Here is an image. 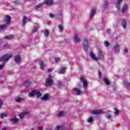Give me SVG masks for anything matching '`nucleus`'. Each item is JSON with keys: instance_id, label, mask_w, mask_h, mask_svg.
Returning <instances> with one entry per match:
<instances>
[{"instance_id": "a19ab883", "label": "nucleus", "mask_w": 130, "mask_h": 130, "mask_svg": "<svg viewBox=\"0 0 130 130\" xmlns=\"http://www.w3.org/2000/svg\"><path fill=\"white\" fill-rule=\"evenodd\" d=\"M58 88H61L62 87V83L61 82H59L57 84Z\"/></svg>"}, {"instance_id": "f704fd0d", "label": "nucleus", "mask_w": 130, "mask_h": 130, "mask_svg": "<svg viewBox=\"0 0 130 130\" xmlns=\"http://www.w3.org/2000/svg\"><path fill=\"white\" fill-rule=\"evenodd\" d=\"M23 100V99L21 98L20 97H18L15 99V101L16 102H21Z\"/></svg>"}, {"instance_id": "c85d7f7f", "label": "nucleus", "mask_w": 130, "mask_h": 130, "mask_svg": "<svg viewBox=\"0 0 130 130\" xmlns=\"http://www.w3.org/2000/svg\"><path fill=\"white\" fill-rule=\"evenodd\" d=\"M44 35L45 37H47L49 35V31L47 29L44 30Z\"/></svg>"}, {"instance_id": "6e6d98bb", "label": "nucleus", "mask_w": 130, "mask_h": 130, "mask_svg": "<svg viewBox=\"0 0 130 130\" xmlns=\"http://www.w3.org/2000/svg\"><path fill=\"white\" fill-rule=\"evenodd\" d=\"M26 85H27V82L25 83Z\"/></svg>"}, {"instance_id": "a18cd8bd", "label": "nucleus", "mask_w": 130, "mask_h": 130, "mask_svg": "<svg viewBox=\"0 0 130 130\" xmlns=\"http://www.w3.org/2000/svg\"><path fill=\"white\" fill-rule=\"evenodd\" d=\"M104 4L105 5V8H106V6H108V2H107V1H104Z\"/></svg>"}, {"instance_id": "6ab92c4d", "label": "nucleus", "mask_w": 130, "mask_h": 130, "mask_svg": "<svg viewBox=\"0 0 130 130\" xmlns=\"http://www.w3.org/2000/svg\"><path fill=\"white\" fill-rule=\"evenodd\" d=\"M122 2V0H118L117 2V3L115 4L116 8L118 9V10H119V9H120V5Z\"/></svg>"}, {"instance_id": "8fccbe9b", "label": "nucleus", "mask_w": 130, "mask_h": 130, "mask_svg": "<svg viewBox=\"0 0 130 130\" xmlns=\"http://www.w3.org/2000/svg\"><path fill=\"white\" fill-rule=\"evenodd\" d=\"M37 130H42V127H38L37 128Z\"/></svg>"}, {"instance_id": "2eb2a0df", "label": "nucleus", "mask_w": 130, "mask_h": 130, "mask_svg": "<svg viewBox=\"0 0 130 130\" xmlns=\"http://www.w3.org/2000/svg\"><path fill=\"white\" fill-rule=\"evenodd\" d=\"M95 14H96V10H95V9H92L90 11V19H92V18L94 17Z\"/></svg>"}, {"instance_id": "f3484780", "label": "nucleus", "mask_w": 130, "mask_h": 130, "mask_svg": "<svg viewBox=\"0 0 130 130\" xmlns=\"http://www.w3.org/2000/svg\"><path fill=\"white\" fill-rule=\"evenodd\" d=\"M14 38V35H10L9 36H7L4 38V39L6 40H11V39H13Z\"/></svg>"}, {"instance_id": "412c9836", "label": "nucleus", "mask_w": 130, "mask_h": 130, "mask_svg": "<svg viewBox=\"0 0 130 130\" xmlns=\"http://www.w3.org/2000/svg\"><path fill=\"white\" fill-rule=\"evenodd\" d=\"M35 96H37V98H40V97L42 96V94H41L39 91L36 90Z\"/></svg>"}, {"instance_id": "393cba45", "label": "nucleus", "mask_w": 130, "mask_h": 130, "mask_svg": "<svg viewBox=\"0 0 130 130\" xmlns=\"http://www.w3.org/2000/svg\"><path fill=\"white\" fill-rule=\"evenodd\" d=\"M10 120L13 121L14 123H17L19 122V119H18L16 117H14L13 118H11Z\"/></svg>"}, {"instance_id": "bb28decb", "label": "nucleus", "mask_w": 130, "mask_h": 130, "mask_svg": "<svg viewBox=\"0 0 130 130\" xmlns=\"http://www.w3.org/2000/svg\"><path fill=\"white\" fill-rule=\"evenodd\" d=\"M127 5H124V6L122 7V8L121 9L122 12L124 13L125 11H127Z\"/></svg>"}, {"instance_id": "9d476101", "label": "nucleus", "mask_w": 130, "mask_h": 130, "mask_svg": "<svg viewBox=\"0 0 130 130\" xmlns=\"http://www.w3.org/2000/svg\"><path fill=\"white\" fill-rule=\"evenodd\" d=\"M29 113L28 111H24L21 114H19L20 118L23 119V117H25V115L28 114Z\"/></svg>"}, {"instance_id": "4468645a", "label": "nucleus", "mask_w": 130, "mask_h": 130, "mask_svg": "<svg viewBox=\"0 0 130 130\" xmlns=\"http://www.w3.org/2000/svg\"><path fill=\"white\" fill-rule=\"evenodd\" d=\"M103 112L101 110H93L91 111L92 114H101V113H103Z\"/></svg>"}, {"instance_id": "864d4df0", "label": "nucleus", "mask_w": 130, "mask_h": 130, "mask_svg": "<svg viewBox=\"0 0 130 130\" xmlns=\"http://www.w3.org/2000/svg\"><path fill=\"white\" fill-rule=\"evenodd\" d=\"M2 130H7V129L6 128H3Z\"/></svg>"}, {"instance_id": "cd10ccee", "label": "nucleus", "mask_w": 130, "mask_h": 130, "mask_svg": "<svg viewBox=\"0 0 130 130\" xmlns=\"http://www.w3.org/2000/svg\"><path fill=\"white\" fill-rule=\"evenodd\" d=\"M94 121V119L92 117H90L88 119H87V122L89 123L92 124V122Z\"/></svg>"}, {"instance_id": "473e14b6", "label": "nucleus", "mask_w": 130, "mask_h": 130, "mask_svg": "<svg viewBox=\"0 0 130 130\" xmlns=\"http://www.w3.org/2000/svg\"><path fill=\"white\" fill-rule=\"evenodd\" d=\"M58 115L59 117L63 116L64 115V112L61 111L58 113Z\"/></svg>"}, {"instance_id": "6e6552de", "label": "nucleus", "mask_w": 130, "mask_h": 130, "mask_svg": "<svg viewBox=\"0 0 130 130\" xmlns=\"http://www.w3.org/2000/svg\"><path fill=\"white\" fill-rule=\"evenodd\" d=\"M73 92L78 96L82 94V91L79 88H73Z\"/></svg>"}, {"instance_id": "c756f323", "label": "nucleus", "mask_w": 130, "mask_h": 130, "mask_svg": "<svg viewBox=\"0 0 130 130\" xmlns=\"http://www.w3.org/2000/svg\"><path fill=\"white\" fill-rule=\"evenodd\" d=\"M60 32L61 33L62 32V30H63V26L61 24H60L58 26Z\"/></svg>"}, {"instance_id": "4be33fe9", "label": "nucleus", "mask_w": 130, "mask_h": 130, "mask_svg": "<svg viewBox=\"0 0 130 130\" xmlns=\"http://www.w3.org/2000/svg\"><path fill=\"white\" fill-rule=\"evenodd\" d=\"M122 23V26L124 29H125L126 28V21H125V20L122 19L121 20Z\"/></svg>"}, {"instance_id": "37998d69", "label": "nucleus", "mask_w": 130, "mask_h": 130, "mask_svg": "<svg viewBox=\"0 0 130 130\" xmlns=\"http://www.w3.org/2000/svg\"><path fill=\"white\" fill-rule=\"evenodd\" d=\"M59 60V58H55V61H56V62H58Z\"/></svg>"}, {"instance_id": "603ef678", "label": "nucleus", "mask_w": 130, "mask_h": 130, "mask_svg": "<svg viewBox=\"0 0 130 130\" xmlns=\"http://www.w3.org/2000/svg\"><path fill=\"white\" fill-rule=\"evenodd\" d=\"M99 76L100 78H101V72H99Z\"/></svg>"}, {"instance_id": "72a5a7b5", "label": "nucleus", "mask_w": 130, "mask_h": 130, "mask_svg": "<svg viewBox=\"0 0 130 130\" xmlns=\"http://www.w3.org/2000/svg\"><path fill=\"white\" fill-rule=\"evenodd\" d=\"M39 27V26H38V25H36L34 27L32 31L36 32V31H37L38 30Z\"/></svg>"}, {"instance_id": "c9c22d12", "label": "nucleus", "mask_w": 130, "mask_h": 130, "mask_svg": "<svg viewBox=\"0 0 130 130\" xmlns=\"http://www.w3.org/2000/svg\"><path fill=\"white\" fill-rule=\"evenodd\" d=\"M55 130H64V127L58 126L56 127Z\"/></svg>"}, {"instance_id": "58836bf2", "label": "nucleus", "mask_w": 130, "mask_h": 130, "mask_svg": "<svg viewBox=\"0 0 130 130\" xmlns=\"http://www.w3.org/2000/svg\"><path fill=\"white\" fill-rule=\"evenodd\" d=\"M1 116L2 118H3V117H7V116H8V115H7V114L6 113H2L1 114Z\"/></svg>"}, {"instance_id": "0eeeda50", "label": "nucleus", "mask_w": 130, "mask_h": 130, "mask_svg": "<svg viewBox=\"0 0 130 130\" xmlns=\"http://www.w3.org/2000/svg\"><path fill=\"white\" fill-rule=\"evenodd\" d=\"M73 40L75 43H79V42H81V40L80 39V38H79V36L77 34H75L74 35V37L73 38Z\"/></svg>"}, {"instance_id": "f03ea898", "label": "nucleus", "mask_w": 130, "mask_h": 130, "mask_svg": "<svg viewBox=\"0 0 130 130\" xmlns=\"http://www.w3.org/2000/svg\"><path fill=\"white\" fill-rule=\"evenodd\" d=\"M53 84V80L51 76L49 75L46 81V86H51Z\"/></svg>"}, {"instance_id": "5701e85b", "label": "nucleus", "mask_w": 130, "mask_h": 130, "mask_svg": "<svg viewBox=\"0 0 130 130\" xmlns=\"http://www.w3.org/2000/svg\"><path fill=\"white\" fill-rule=\"evenodd\" d=\"M8 26V25L7 24H4L2 25H0V31H3L5 30L7 27Z\"/></svg>"}, {"instance_id": "2f4dec72", "label": "nucleus", "mask_w": 130, "mask_h": 130, "mask_svg": "<svg viewBox=\"0 0 130 130\" xmlns=\"http://www.w3.org/2000/svg\"><path fill=\"white\" fill-rule=\"evenodd\" d=\"M43 6V3L40 4L38 5H37L35 7V10H38L39 8H41Z\"/></svg>"}, {"instance_id": "a211bd4d", "label": "nucleus", "mask_w": 130, "mask_h": 130, "mask_svg": "<svg viewBox=\"0 0 130 130\" xmlns=\"http://www.w3.org/2000/svg\"><path fill=\"white\" fill-rule=\"evenodd\" d=\"M90 57H91V58L93 59V60H98V57H96V56H95V54H94L92 52H91L90 53Z\"/></svg>"}, {"instance_id": "ea45409f", "label": "nucleus", "mask_w": 130, "mask_h": 130, "mask_svg": "<svg viewBox=\"0 0 130 130\" xmlns=\"http://www.w3.org/2000/svg\"><path fill=\"white\" fill-rule=\"evenodd\" d=\"M5 64H6V63H3L2 64H0V70H3V69H4V68H5Z\"/></svg>"}, {"instance_id": "dca6fc26", "label": "nucleus", "mask_w": 130, "mask_h": 130, "mask_svg": "<svg viewBox=\"0 0 130 130\" xmlns=\"http://www.w3.org/2000/svg\"><path fill=\"white\" fill-rule=\"evenodd\" d=\"M98 60L99 59H102L103 58V53L102 51L99 50L98 52Z\"/></svg>"}, {"instance_id": "423d86ee", "label": "nucleus", "mask_w": 130, "mask_h": 130, "mask_svg": "<svg viewBox=\"0 0 130 130\" xmlns=\"http://www.w3.org/2000/svg\"><path fill=\"white\" fill-rule=\"evenodd\" d=\"M44 4L46 5V6H52L53 5V0H45L44 2Z\"/></svg>"}, {"instance_id": "9b49d317", "label": "nucleus", "mask_w": 130, "mask_h": 130, "mask_svg": "<svg viewBox=\"0 0 130 130\" xmlns=\"http://www.w3.org/2000/svg\"><path fill=\"white\" fill-rule=\"evenodd\" d=\"M14 61H15L16 63H19V62H21V57L20 55H17L15 56Z\"/></svg>"}, {"instance_id": "aec40b11", "label": "nucleus", "mask_w": 130, "mask_h": 130, "mask_svg": "<svg viewBox=\"0 0 130 130\" xmlns=\"http://www.w3.org/2000/svg\"><path fill=\"white\" fill-rule=\"evenodd\" d=\"M66 70H67V68L66 67H62L61 69L59 70L58 71L59 74H64V73H66Z\"/></svg>"}, {"instance_id": "4c0bfd02", "label": "nucleus", "mask_w": 130, "mask_h": 130, "mask_svg": "<svg viewBox=\"0 0 130 130\" xmlns=\"http://www.w3.org/2000/svg\"><path fill=\"white\" fill-rule=\"evenodd\" d=\"M118 113H119V111L117 109H115V112H114L115 115H117Z\"/></svg>"}, {"instance_id": "79ce46f5", "label": "nucleus", "mask_w": 130, "mask_h": 130, "mask_svg": "<svg viewBox=\"0 0 130 130\" xmlns=\"http://www.w3.org/2000/svg\"><path fill=\"white\" fill-rule=\"evenodd\" d=\"M49 16L50 18H54V17H55L53 14H49Z\"/></svg>"}, {"instance_id": "ddd939ff", "label": "nucleus", "mask_w": 130, "mask_h": 130, "mask_svg": "<svg viewBox=\"0 0 130 130\" xmlns=\"http://www.w3.org/2000/svg\"><path fill=\"white\" fill-rule=\"evenodd\" d=\"M6 22L7 23L6 25H8V24H10L11 23V17L9 15H6L5 17Z\"/></svg>"}, {"instance_id": "f257e3e1", "label": "nucleus", "mask_w": 130, "mask_h": 130, "mask_svg": "<svg viewBox=\"0 0 130 130\" xmlns=\"http://www.w3.org/2000/svg\"><path fill=\"white\" fill-rule=\"evenodd\" d=\"M11 57L12 55H3L0 58V62L2 61L3 62H4L3 63H6V62L7 61V60H9L10 58H11Z\"/></svg>"}, {"instance_id": "49530a36", "label": "nucleus", "mask_w": 130, "mask_h": 130, "mask_svg": "<svg viewBox=\"0 0 130 130\" xmlns=\"http://www.w3.org/2000/svg\"><path fill=\"white\" fill-rule=\"evenodd\" d=\"M112 116H111V115L110 114H108L107 116V118H108L109 119L110 118H111Z\"/></svg>"}, {"instance_id": "c03bdc74", "label": "nucleus", "mask_w": 130, "mask_h": 130, "mask_svg": "<svg viewBox=\"0 0 130 130\" xmlns=\"http://www.w3.org/2000/svg\"><path fill=\"white\" fill-rule=\"evenodd\" d=\"M2 105H3V100L0 99V108H2Z\"/></svg>"}, {"instance_id": "39448f33", "label": "nucleus", "mask_w": 130, "mask_h": 130, "mask_svg": "<svg viewBox=\"0 0 130 130\" xmlns=\"http://www.w3.org/2000/svg\"><path fill=\"white\" fill-rule=\"evenodd\" d=\"M49 98H50V94L47 93L41 98V100H43V101H47Z\"/></svg>"}, {"instance_id": "09e8293b", "label": "nucleus", "mask_w": 130, "mask_h": 130, "mask_svg": "<svg viewBox=\"0 0 130 130\" xmlns=\"http://www.w3.org/2000/svg\"><path fill=\"white\" fill-rule=\"evenodd\" d=\"M107 33L108 34H110V33H111V30L110 29H108Z\"/></svg>"}, {"instance_id": "e433bc0d", "label": "nucleus", "mask_w": 130, "mask_h": 130, "mask_svg": "<svg viewBox=\"0 0 130 130\" xmlns=\"http://www.w3.org/2000/svg\"><path fill=\"white\" fill-rule=\"evenodd\" d=\"M104 44H105V46L106 47H108L109 46V45H110V44L109 43V42H108L107 41H105Z\"/></svg>"}, {"instance_id": "b1692460", "label": "nucleus", "mask_w": 130, "mask_h": 130, "mask_svg": "<svg viewBox=\"0 0 130 130\" xmlns=\"http://www.w3.org/2000/svg\"><path fill=\"white\" fill-rule=\"evenodd\" d=\"M27 23V17L26 16H23L22 18V25L25 26V24Z\"/></svg>"}, {"instance_id": "de8ad7c7", "label": "nucleus", "mask_w": 130, "mask_h": 130, "mask_svg": "<svg viewBox=\"0 0 130 130\" xmlns=\"http://www.w3.org/2000/svg\"><path fill=\"white\" fill-rule=\"evenodd\" d=\"M53 69H48V71H47V72H48V73H50V72H51V71H53Z\"/></svg>"}, {"instance_id": "5fc2aeb1", "label": "nucleus", "mask_w": 130, "mask_h": 130, "mask_svg": "<svg viewBox=\"0 0 130 130\" xmlns=\"http://www.w3.org/2000/svg\"><path fill=\"white\" fill-rule=\"evenodd\" d=\"M1 124H2V123L0 122V125H1Z\"/></svg>"}, {"instance_id": "a878e982", "label": "nucleus", "mask_w": 130, "mask_h": 130, "mask_svg": "<svg viewBox=\"0 0 130 130\" xmlns=\"http://www.w3.org/2000/svg\"><path fill=\"white\" fill-rule=\"evenodd\" d=\"M35 92L36 90L30 91L28 94L29 97H34L35 96Z\"/></svg>"}, {"instance_id": "7c9ffc66", "label": "nucleus", "mask_w": 130, "mask_h": 130, "mask_svg": "<svg viewBox=\"0 0 130 130\" xmlns=\"http://www.w3.org/2000/svg\"><path fill=\"white\" fill-rule=\"evenodd\" d=\"M103 81H104V83H105V84H106V85H109V84H110V81H109L107 78H105L103 80Z\"/></svg>"}, {"instance_id": "f8f14e48", "label": "nucleus", "mask_w": 130, "mask_h": 130, "mask_svg": "<svg viewBox=\"0 0 130 130\" xmlns=\"http://www.w3.org/2000/svg\"><path fill=\"white\" fill-rule=\"evenodd\" d=\"M40 68L42 71H44V68H45V64L43 61H40L39 62Z\"/></svg>"}, {"instance_id": "20e7f679", "label": "nucleus", "mask_w": 130, "mask_h": 130, "mask_svg": "<svg viewBox=\"0 0 130 130\" xmlns=\"http://www.w3.org/2000/svg\"><path fill=\"white\" fill-rule=\"evenodd\" d=\"M83 49H84L85 51H87L88 50V47H89V44L88 43V40L87 39H84L83 40Z\"/></svg>"}, {"instance_id": "3c124183", "label": "nucleus", "mask_w": 130, "mask_h": 130, "mask_svg": "<svg viewBox=\"0 0 130 130\" xmlns=\"http://www.w3.org/2000/svg\"><path fill=\"white\" fill-rule=\"evenodd\" d=\"M124 52H125L126 53L128 52L127 49H125Z\"/></svg>"}, {"instance_id": "1a4fd4ad", "label": "nucleus", "mask_w": 130, "mask_h": 130, "mask_svg": "<svg viewBox=\"0 0 130 130\" xmlns=\"http://www.w3.org/2000/svg\"><path fill=\"white\" fill-rule=\"evenodd\" d=\"M113 50L115 52H119L120 51V49L119 48V45L116 44L113 46Z\"/></svg>"}, {"instance_id": "7ed1b4c3", "label": "nucleus", "mask_w": 130, "mask_h": 130, "mask_svg": "<svg viewBox=\"0 0 130 130\" xmlns=\"http://www.w3.org/2000/svg\"><path fill=\"white\" fill-rule=\"evenodd\" d=\"M80 80L81 82L83 83V87L84 88V89H86V88L88 87V82H87V80L83 76L80 77Z\"/></svg>"}]
</instances>
